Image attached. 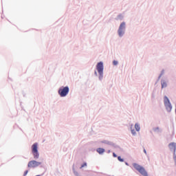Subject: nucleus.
Masks as SVG:
<instances>
[{"label":"nucleus","mask_w":176,"mask_h":176,"mask_svg":"<svg viewBox=\"0 0 176 176\" xmlns=\"http://www.w3.org/2000/svg\"><path fill=\"white\" fill-rule=\"evenodd\" d=\"M96 70L99 74L98 79L100 82L104 79V63L100 61L96 64Z\"/></svg>","instance_id":"1"},{"label":"nucleus","mask_w":176,"mask_h":176,"mask_svg":"<svg viewBox=\"0 0 176 176\" xmlns=\"http://www.w3.org/2000/svg\"><path fill=\"white\" fill-rule=\"evenodd\" d=\"M58 94L61 98L67 97L69 94V87L68 86H61L58 89Z\"/></svg>","instance_id":"2"},{"label":"nucleus","mask_w":176,"mask_h":176,"mask_svg":"<svg viewBox=\"0 0 176 176\" xmlns=\"http://www.w3.org/2000/svg\"><path fill=\"white\" fill-rule=\"evenodd\" d=\"M133 167L135 169H136V170L138 171V173H140V174H141V175L149 176V175H148V172L146 171V170H145V168H144V166H142L137 163H133Z\"/></svg>","instance_id":"3"},{"label":"nucleus","mask_w":176,"mask_h":176,"mask_svg":"<svg viewBox=\"0 0 176 176\" xmlns=\"http://www.w3.org/2000/svg\"><path fill=\"white\" fill-rule=\"evenodd\" d=\"M117 34L119 38H123L124 34H126V22L123 21L120 24Z\"/></svg>","instance_id":"4"},{"label":"nucleus","mask_w":176,"mask_h":176,"mask_svg":"<svg viewBox=\"0 0 176 176\" xmlns=\"http://www.w3.org/2000/svg\"><path fill=\"white\" fill-rule=\"evenodd\" d=\"M164 105L167 112H171L173 111V104H171V102H170V99H168L167 96H164Z\"/></svg>","instance_id":"5"},{"label":"nucleus","mask_w":176,"mask_h":176,"mask_svg":"<svg viewBox=\"0 0 176 176\" xmlns=\"http://www.w3.org/2000/svg\"><path fill=\"white\" fill-rule=\"evenodd\" d=\"M32 153L35 160H38V159H39V151H38L37 142H35L32 145Z\"/></svg>","instance_id":"6"},{"label":"nucleus","mask_w":176,"mask_h":176,"mask_svg":"<svg viewBox=\"0 0 176 176\" xmlns=\"http://www.w3.org/2000/svg\"><path fill=\"white\" fill-rule=\"evenodd\" d=\"M42 164V162H38L36 160L30 161L28 164V167L29 168H36V167H39Z\"/></svg>","instance_id":"7"},{"label":"nucleus","mask_w":176,"mask_h":176,"mask_svg":"<svg viewBox=\"0 0 176 176\" xmlns=\"http://www.w3.org/2000/svg\"><path fill=\"white\" fill-rule=\"evenodd\" d=\"M168 80L167 79H164V78H162L161 79V89H166V87H167V86H168Z\"/></svg>","instance_id":"8"},{"label":"nucleus","mask_w":176,"mask_h":176,"mask_svg":"<svg viewBox=\"0 0 176 176\" xmlns=\"http://www.w3.org/2000/svg\"><path fill=\"white\" fill-rule=\"evenodd\" d=\"M168 147L171 151H173L174 155H175L176 151V143L175 142H171L168 144Z\"/></svg>","instance_id":"9"},{"label":"nucleus","mask_w":176,"mask_h":176,"mask_svg":"<svg viewBox=\"0 0 176 176\" xmlns=\"http://www.w3.org/2000/svg\"><path fill=\"white\" fill-rule=\"evenodd\" d=\"M96 152L99 154V155H104V153H105V148H98L96 149Z\"/></svg>","instance_id":"10"},{"label":"nucleus","mask_w":176,"mask_h":176,"mask_svg":"<svg viewBox=\"0 0 176 176\" xmlns=\"http://www.w3.org/2000/svg\"><path fill=\"white\" fill-rule=\"evenodd\" d=\"M107 145H109L110 146H112L113 148H119V146H118L116 144L111 141L108 142Z\"/></svg>","instance_id":"11"},{"label":"nucleus","mask_w":176,"mask_h":176,"mask_svg":"<svg viewBox=\"0 0 176 176\" xmlns=\"http://www.w3.org/2000/svg\"><path fill=\"white\" fill-rule=\"evenodd\" d=\"M133 124L131 125V133L133 135H137V132H135V129H133Z\"/></svg>","instance_id":"12"},{"label":"nucleus","mask_w":176,"mask_h":176,"mask_svg":"<svg viewBox=\"0 0 176 176\" xmlns=\"http://www.w3.org/2000/svg\"><path fill=\"white\" fill-rule=\"evenodd\" d=\"M72 170H73V173L75 176H80V175H79V173H78V171L75 170V165H73Z\"/></svg>","instance_id":"13"},{"label":"nucleus","mask_w":176,"mask_h":176,"mask_svg":"<svg viewBox=\"0 0 176 176\" xmlns=\"http://www.w3.org/2000/svg\"><path fill=\"white\" fill-rule=\"evenodd\" d=\"M135 129L136 131H140L141 130V126H140V124L138 123H135Z\"/></svg>","instance_id":"14"},{"label":"nucleus","mask_w":176,"mask_h":176,"mask_svg":"<svg viewBox=\"0 0 176 176\" xmlns=\"http://www.w3.org/2000/svg\"><path fill=\"white\" fill-rule=\"evenodd\" d=\"M123 18H124V16H123V14H118L117 16H116V20H123Z\"/></svg>","instance_id":"15"},{"label":"nucleus","mask_w":176,"mask_h":176,"mask_svg":"<svg viewBox=\"0 0 176 176\" xmlns=\"http://www.w3.org/2000/svg\"><path fill=\"white\" fill-rule=\"evenodd\" d=\"M153 130L155 133H160V128L159 126L153 128Z\"/></svg>","instance_id":"16"},{"label":"nucleus","mask_w":176,"mask_h":176,"mask_svg":"<svg viewBox=\"0 0 176 176\" xmlns=\"http://www.w3.org/2000/svg\"><path fill=\"white\" fill-rule=\"evenodd\" d=\"M118 162H120L121 163H123V162H124V159L122 158L121 156H118Z\"/></svg>","instance_id":"17"},{"label":"nucleus","mask_w":176,"mask_h":176,"mask_svg":"<svg viewBox=\"0 0 176 176\" xmlns=\"http://www.w3.org/2000/svg\"><path fill=\"white\" fill-rule=\"evenodd\" d=\"M83 167H87V162H84L81 166L80 167V168H83Z\"/></svg>","instance_id":"18"},{"label":"nucleus","mask_w":176,"mask_h":176,"mask_svg":"<svg viewBox=\"0 0 176 176\" xmlns=\"http://www.w3.org/2000/svg\"><path fill=\"white\" fill-rule=\"evenodd\" d=\"M119 64V61L114 60H113V65H118Z\"/></svg>","instance_id":"19"},{"label":"nucleus","mask_w":176,"mask_h":176,"mask_svg":"<svg viewBox=\"0 0 176 176\" xmlns=\"http://www.w3.org/2000/svg\"><path fill=\"white\" fill-rule=\"evenodd\" d=\"M164 74V69H162L159 75L160 78H162V75Z\"/></svg>","instance_id":"20"},{"label":"nucleus","mask_w":176,"mask_h":176,"mask_svg":"<svg viewBox=\"0 0 176 176\" xmlns=\"http://www.w3.org/2000/svg\"><path fill=\"white\" fill-rule=\"evenodd\" d=\"M109 140H102L101 142L102 144H106V145H108Z\"/></svg>","instance_id":"21"},{"label":"nucleus","mask_w":176,"mask_h":176,"mask_svg":"<svg viewBox=\"0 0 176 176\" xmlns=\"http://www.w3.org/2000/svg\"><path fill=\"white\" fill-rule=\"evenodd\" d=\"M27 174H28V170H26L24 171L23 176H26Z\"/></svg>","instance_id":"22"},{"label":"nucleus","mask_w":176,"mask_h":176,"mask_svg":"<svg viewBox=\"0 0 176 176\" xmlns=\"http://www.w3.org/2000/svg\"><path fill=\"white\" fill-rule=\"evenodd\" d=\"M162 78V77H160V76H158V78H157V79L156 83H157V82H159V80H160V78Z\"/></svg>","instance_id":"23"},{"label":"nucleus","mask_w":176,"mask_h":176,"mask_svg":"<svg viewBox=\"0 0 176 176\" xmlns=\"http://www.w3.org/2000/svg\"><path fill=\"white\" fill-rule=\"evenodd\" d=\"M113 157H118V155H116V153H113Z\"/></svg>","instance_id":"24"},{"label":"nucleus","mask_w":176,"mask_h":176,"mask_svg":"<svg viewBox=\"0 0 176 176\" xmlns=\"http://www.w3.org/2000/svg\"><path fill=\"white\" fill-rule=\"evenodd\" d=\"M143 152L145 153V155H147L146 150L145 148H144Z\"/></svg>","instance_id":"25"},{"label":"nucleus","mask_w":176,"mask_h":176,"mask_svg":"<svg viewBox=\"0 0 176 176\" xmlns=\"http://www.w3.org/2000/svg\"><path fill=\"white\" fill-rule=\"evenodd\" d=\"M125 164H126V166H129V164H128L127 162H125Z\"/></svg>","instance_id":"26"},{"label":"nucleus","mask_w":176,"mask_h":176,"mask_svg":"<svg viewBox=\"0 0 176 176\" xmlns=\"http://www.w3.org/2000/svg\"><path fill=\"white\" fill-rule=\"evenodd\" d=\"M94 74L96 75V76H97V72L96 71L94 72Z\"/></svg>","instance_id":"27"},{"label":"nucleus","mask_w":176,"mask_h":176,"mask_svg":"<svg viewBox=\"0 0 176 176\" xmlns=\"http://www.w3.org/2000/svg\"><path fill=\"white\" fill-rule=\"evenodd\" d=\"M107 153H111V150H108Z\"/></svg>","instance_id":"28"},{"label":"nucleus","mask_w":176,"mask_h":176,"mask_svg":"<svg viewBox=\"0 0 176 176\" xmlns=\"http://www.w3.org/2000/svg\"><path fill=\"white\" fill-rule=\"evenodd\" d=\"M152 97H153V98L155 97L154 95H153Z\"/></svg>","instance_id":"29"}]
</instances>
